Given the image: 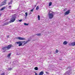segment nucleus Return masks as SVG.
Segmentation results:
<instances>
[{"label": "nucleus", "mask_w": 75, "mask_h": 75, "mask_svg": "<svg viewBox=\"0 0 75 75\" xmlns=\"http://www.w3.org/2000/svg\"><path fill=\"white\" fill-rule=\"evenodd\" d=\"M1 14H0V16H1Z\"/></svg>", "instance_id": "58836bf2"}, {"label": "nucleus", "mask_w": 75, "mask_h": 75, "mask_svg": "<svg viewBox=\"0 0 75 75\" xmlns=\"http://www.w3.org/2000/svg\"><path fill=\"white\" fill-rule=\"evenodd\" d=\"M63 44L64 45H66V44H67V42L66 41H65L63 42Z\"/></svg>", "instance_id": "f3484780"}, {"label": "nucleus", "mask_w": 75, "mask_h": 75, "mask_svg": "<svg viewBox=\"0 0 75 75\" xmlns=\"http://www.w3.org/2000/svg\"><path fill=\"white\" fill-rule=\"evenodd\" d=\"M7 7L4 6L3 8H2L0 10V11H2V10H4L5 8H6Z\"/></svg>", "instance_id": "f8f14e48"}, {"label": "nucleus", "mask_w": 75, "mask_h": 75, "mask_svg": "<svg viewBox=\"0 0 75 75\" xmlns=\"http://www.w3.org/2000/svg\"><path fill=\"white\" fill-rule=\"evenodd\" d=\"M6 47H3L2 49V51L3 52H6Z\"/></svg>", "instance_id": "6e6552de"}, {"label": "nucleus", "mask_w": 75, "mask_h": 75, "mask_svg": "<svg viewBox=\"0 0 75 75\" xmlns=\"http://www.w3.org/2000/svg\"><path fill=\"white\" fill-rule=\"evenodd\" d=\"M53 12L51 11H50L48 13V16L50 19H52L54 17V15L52 14Z\"/></svg>", "instance_id": "f257e3e1"}, {"label": "nucleus", "mask_w": 75, "mask_h": 75, "mask_svg": "<svg viewBox=\"0 0 75 75\" xmlns=\"http://www.w3.org/2000/svg\"><path fill=\"white\" fill-rule=\"evenodd\" d=\"M11 55V53H10L8 55V56H7V57H8V58H10Z\"/></svg>", "instance_id": "6ab92c4d"}, {"label": "nucleus", "mask_w": 75, "mask_h": 75, "mask_svg": "<svg viewBox=\"0 0 75 75\" xmlns=\"http://www.w3.org/2000/svg\"><path fill=\"white\" fill-rule=\"evenodd\" d=\"M35 75H38V74H37V73L35 72Z\"/></svg>", "instance_id": "f704fd0d"}, {"label": "nucleus", "mask_w": 75, "mask_h": 75, "mask_svg": "<svg viewBox=\"0 0 75 75\" xmlns=\"http://www.w3.org/2000/svg\"><path fill=\"white\" fill-rule=\"evenodd\" d=\"M32 13H31V12H30L29 13V15H30V14H31Z\"/></svg>", "instance_id": "2f4dec72"}, {"label": "nucleus", "mask_w": 75, "mask_h": 75, "mask_svg": "<svg viewBox=\"0 0 75 75\" xmlns=\"http://www.w3.org/2000/svg\"><path fill=\"white\" fill-rule=\"evenodd\" d=\"M46 74H49L48 72H47V71L46 72Z\"/></svg>", "instance_id": "473e14b6"}, {"label": "nucleus", "mask_w": 75, "mask_h": 75, "mask_svg": "<svg viewBox=\"0 0 75 75\" xmlns=\"http://www.w3.org/2000/svg\"><path fill=\"white\" fill-rule=\"evenodd\" d=\"M13 47V45H8L6 47V48H7L8 50L10 49L11 47Z\"/></svg>", "instance_id": "39448f33"}, {"label": "nucleus", "mask_w": 75, "mask_h": 75, "mask_svg": "<svg viewBox=\"0 0 75 75\" xmlns=\"http://www.w3.org/2000/svg\"><path fill=\"white\" fill-rule=\"evenodd\" d=\"M41 35V34L40 33L36 34H35V35H37V36H40V35Z\"/></svg>", "instance_id": "dca6fc26"}, {"label": "nucleus", "mask_w": 75, "mask_h": 75, "mask_svg": "<svg viewBox=\"0 0 75 75\" xmlns=\"http://www.w3.org/2000/svg\"><path fill=\"white\" fill-rule=\"evenodd\" d=\"M44 72H42V71L40 72V73L38 75H44Z\"/></svg>", "instance_id": "ddd939ff"}, {"label": "nucleus", "mask_w": 75, "mask_h": 75, "mask_svg": "<svg viewBox=\"0 0 75 75\" xmlns=\"http://www.w3.org/2000/svg\"><path fill=\"white\" fill-rule=\"evenodd\" d=\"M9 35H7V38H9Z\"/></svg>", "instance_id": "72a5a7b5"}, {"label": "nucleus", "mask_w": 75, "mask_h": 75, "mask_svg": "<svg viewBox=\"0 0 75 75\" xmlns=\"http://www.w3.org/2000/svg\"><path fill=\"white\" fill-rule=\"evenodd\" d=\"M16 16L14 15H13L12 16V18L11 19V20L9 21L10 23L14 22L15 20H16Z\"/></svg>", "instance_id": "f03ea898"}, {"label": "nucleus", "mask_w": 75, "mask_h": 75, "mask_svg": "<svg viewBox=\"0 0 75 75\" xmlns=\"http://www.w3.org/2000/svg\"><path fill=\"white\" fill-rule=\"evenodd\" d=\"M34 69L35 70H36V71H37L38 69V68L37 67H35L34 68Z\"/></svg>", "instance_id": "a211bd4d"}, {"label": "nucleus", "mask_w": 75, "mask_h": 75, "mask_svg": "<svg viewBox=\"0 0 75 75\" xmlns=\"http://www.w3.org/2000/svg\"><path fill=\"white\" fill-rule=\"evenodd\" d=\"M1 75H4V73H2Z\"/></svg>", "instance_id": "c756f323"}, {"label": "nucleus", "mask_w": 75, "mask_h": 75, "mask_svg": "<svg viewBox=\"0 0 75 75\" xmlns=\"http://www.w3.org/2000/svg\"><path fill=\"white\" fill-rule=\"evenodd\" d=\"M25 16H27L28 15V14L26 12L25 13Z\"/></svg>", "instance_id": "cd10ccee"}, {"label": "nucleus", "mask_w": 75, "mask_h": 75, "mask_svg": "<svg viewBox=\"0 0 75 75\" xmlns=\"http://www.w3.org/2000/svg\"><path fill=\"white\" fill-rule=\"evenodd\" d=\"M39 8H40V7H39V6H37L36 8V10H38Z\"/></svg>", "instance_id": "aec40b11"}, {"label": "nucleus", "mask_w": 75, "mask_h": 75, "mask_svg": "<svg viewBox=\"0 0 75 75\" xmlns=\"http://www.w3.org/2000/svg\"><path fill=\"white\" fill-rule=\"evenodd\" d=\"M10 22H6L4 24V25H8L9 24Z\"/></svg>", "instance_id": "9b49d317"}, {"label": "nucleus", "mask_w": 75, "mask_h": 75, "mask_svg": "<svg viewBox=\"0 0 75 75\" xmlns=\"http://www.w3.org/2000/svg\"><path fill=\"white\" fill-rule=\"evenodd\" d=\"M69 13H70V11H69V10H68L66 12H64V16L66 15H68L69 14Z\"/></svg>", "instance_id": "423d86ee"}, {"label": "nucleus", "mask_w": 75, "mask_h": 75, "mask_svg": "<svg viewBox=\"0 0 75 75\" xmlns=\"http://www.w3.org/2000/svg\"><path fill=\"white\" fill-rule=\"evenodd\" d=\"M36 6H37V5H35V7H36Z\"/></svg>", "instance_id": "4c0bfd02"}, {"label": "nucleus", "mask_w": 75, "mask_h": 75, "mask_svg": "<svg viewBox=\"0 0 75 75\" xmlns=\"http://www.w3.org/2000/svg\"><path fill=\"white\" fill-rule=\"evenodd\" d=\"M24 25H28V23H24Z\"/></svg>", "instance_id": "5701e85b"}, {"label": "nucleus", "mask_w": 75, "mask_h": 75, "mask_svg": "<svg viewBox=\"0 0 75 75\" xmlns=\"http://www.w3.org/2000/svg\"><path fill=\"white\" fill-rule=\"evenodd\" d=\"M38 20H40V15L38 16Z\"/></svg>", "instance_id": "4be33fe9"}, {"label": "nucleus", "mask_w": 75, "mask_h": 75, "mask_svg": "<svg viewBox=\"0 0 75 75\" xmlns=\"http://www.w3.org/2000/svg\"><path fill=\"white\" fill-rule=\"evenodd\" d=\"M69 45H72V46H75V42H72L71 43V44Z\"/></svg>", "instance_id": "9d476101"}, {"label": "nucleus", "mask_w": 75, "mask_h": 75, "mask_svg": "<svg viewBox=\"0 0 75 75\" xmlns=\"http://www.w3.org/2000/svg\"><path fill=\"white\" fill-rule=\"evenodd\" d=\"M17 39H18V40H25V38L20 37H18Z\"/></svg>", "instance_id": "0eeeda50"}, {"label": "nucleus", "mask_w": 75, "mask_h": 75, "mask_svg": "<svg viewBox=\"0 0 75 75\" xmlns=\"http://www.w3.org/2000/svg\"><path fill=\"white\" fill-rule=\"evenodd\" d=\"M29 41H30V40H28L27 41L25 42L24 43L23 45H25V44H26L28 42H29Z\"/></svg>", "instance_id": "2eb2a0df"}, {"label": "nucleus", "mask_w": 75, "mask_h": 75, "mask_svg": "<svg viewBox=\"0 0 75 75\" xmlns=\"http://www.w3.org/2000/svg\"><path fill=\"white\" fill-rule=\"evenodd\" d=\"M64 12L66 11H67V8H64Z\"/></svg>", "instance_id": "b1692460"}, {"label": "nucleus", "mask_w": 75, "mask_h": 75, "mask_svg": "<svg viewBox=\"0 0 75 75\" xmlns=\"http://www.w3.org/2000/svg\"><path fill=\"white\" fill-rule=\"evenodd\" d=\"M13 1H12V0L10 2L8 3V5H10V4H12Z\"/></svg>", "instance_id": "4468645a"}, {"label": "nucleus", "mask_w": 75, "mask_h": 75, "mask_svg": "<svg viewBox=\"0 0 75 75\" xmlns=\"http://www.w3.org/2000/svg\"><path fill=\"white\" fill-rule=\"evenodd\" d=\"M52 5V2H51L49 3V6H51Z\"/></svg>", "instance_id": "412c9836"}, {"label": "nucleus", "mask_w": 75, "mask_h": 75, "mask_svg": "<svg viewBox=\"0 0 75 75\" xmlns=\"http://www.w3.org/2000/svg\"><path fill=\"white\" fill-rule=\"evenodd\" d=\"M25 18H27V16H25Z\"/></svg>", "instance_id": "c9c22d12"}, {"label": "nucleus", "mask_w": 75, "mask_h": 75, "mask_svg": "<svg viewBox=\"0 0 75 75\" xmlns=\"http://www.w3.org/2000/svg\"><path fill=\"white\" fill-rule=\"evenodd\" d=\"M6 1H7V0H5L4 1L2 2L0 5V6H2L5 5L6 4Z\"/></svg>", "instance_id": "20e7f679"}, {"label": "nucleus", "mask_w": 75, "mask_h": 75, "mask_svg": "<svg viewBox=\"0 0 75 75\" xmlns=\"http://www.w3.org/2000/svg\"><path fill=\"white\" fill-rule=\"evenodd\" d=\"M69 67H68L67 68H66V69H68V68H69Z\"/></svg>", "instance_id": "e433bc0d"}, {"label": "nucleus", "mask_w": 75, "mask_h": 75, "mask_svg": "<svg viewBox=\"0 0 75 75\" xmlns=\"http://www.w3.org/2000/svg\"><path fill=\"white\" fill-rule=\"evenodd\" d=\"M12 69H12L11 68H9L8 69V70L10 71V70H12Z\"/></svg>", "instance_id": "bb28decb"}, {"label": "nucleus", "mask_w": 75, "mask_h": 75, "mask_svg": "<svg viewBox=\"0 0 75 75\" xmlns=\"http://www.w3.org/2000/svg\"><path fill=\"white\" fill-rule=\"evenodd\" d=\"M19 21L20 22H21V21H23V20L21 19L20 20H19Z\"/></svg>", "instance_id": "c85d7f7f"}, {"label": "nucleus", "mask_w": 75, "mask_h": 75, "mask_svg": "<svg viewBox=\"0 0 75 75\" xmlns=\"http://www.w3.org/2000/svg\"><path fill=\"white\" fill-rule=\"evenodd\" d=\"M34 8H32V9L31 10V12H33V11L34 10Z\"/></svg>", "instance_id": "393cba45"}, {"label": "nucleus", "mask_w": 75, "mask_h": 75, "mask_svg": "<svg viewBox=\"0 0 75 75\" xmlns=\"http://www.w3.org/2000/svg\"><path fill=\"white\" fill-rule=\"evenodd\" d=\"M69 74H71V72L69 71H68L67 72H65L64 75H69Z\"/></svg>", "instance_id": "1a4fd4ad"}, {"label": "nucleus", "mask_w": 75, "mask_h": 75, "mask_svg": "<svg viewBox=\"0 0 75 75\" xmlns=\"http://www.w3.org/2000/svg\"><path fill=\"white\" fill-rule=\"evenodd\" d=\"M11 6H9L8 7V8H11Z\"/></svg>", "instance_id": "7c9ffc66"}, {"label": "nucleus", "mask_w": 75, "mask_h": 75, "mask_svg": "<svg viewBox=\"0 0 75 75\" xmlns=\"http://www.w3.org/2000/svg\"><path fill=\"white\" fill-rule=\"evenodd\" d=\"M25 42V41H19V42H16V44H19L18 45V46L19 47H20V46H21L22 45H23V42Z\"/></svg>", "instance_id": "7ed1b4c3"}, {"label": "nucleus", "mask_w": 75, "mask_h": 75, "mask_svg": "<svg viewBox=\"0 0 75 75\" xmlns=\"http://www.w3.org/2000/svg\"><path fill=\"white\" fill-rule=\"evenodd\" d=\"M60 60H61V59H60Z\"/></svg>", "instance_id": "ea45409f"}, {"label": "nucleus", "mask_w": 75, "mask_h": 75, "mask_svg": "<svg viewBox=\"0 0 75 75\" xmlns=\"http://www.w3.org/2000/svg\"><path fill=\"white\" fill-rule=\"evenodd\" d=\"M55 52H56V53H58V50L57 49L55 51Z\"/></svg>", "instance_id": "a878e982"}]
</instances>
